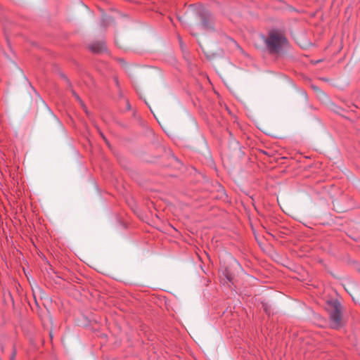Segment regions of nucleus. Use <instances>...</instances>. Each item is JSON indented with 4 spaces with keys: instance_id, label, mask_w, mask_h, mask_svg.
<instances>
[{
    "instance_id": "5",
    "label": "nucleus",
    "mask_w": 360,
    "mask_h": 360,
    "mask_svg": "<svg viewBox=\"0 0 360 360\" xmlns=\"http://www.w3.org/2000/svg\"><path fill=\"white\" fill-rule=\"evenodd\" d=\"M89 49L94 53H102L106 50L105 45L103 42H95L89 46Z\"/></svg>"
},
{
    "instance_id": "16",
    "label": "nucleus",
    "mask_w": 360,
    "mask_h": 360,
    "mask_svg": "<svg viewBox=\"0 0 360 360\" xmlns=\"http://www.w3.org/2000/svg\"><path fill=\"white\" fill-rule=\"evenodd\" d=\"M127 109L131 110V105L129 103H127Z\"/></svg>"
},
{
    "instance_id": "17",
    "label": "nucleus",
    "mask_w": 360,
    "mask_h": 360,
    "mask_svg": "<svg viewBox=\"0 0 360 360\" xmlns=\"http://www.w3.org/2000/svg\"><path fill=\"white\" fill-rule=\"evenodd\" d=\"M349 112H355V110L354 109H351V110H349Z\"/></svg>"
},
{
    "instance_id": "1",
    "label": "nucleus",
    "mask_w": 360,
    "mask_h": 360,
    "mask_svg": "<svg viewBox=\"0 0 360 360\" xmlns=\"http://www.w3.org/2000/svg\"><path fill=\"white\" fill-rule=\"evenodd\" d=\"M262 39L270 53H280L288 46L286 37L277 31H271L266 37L262 35Z\"/></svg>"
},
{
    "instance_id": "2",
    "label": "nucleus",
    "mask_w": 360,
    "mask_h": 360,
    "mask_svg": "<svg viewBox=\"0 0 360 360\" xmlns=\"http://www.w3.org/2000/svg\"><path fill=\"white\" fill-rule=\"evenodd\" d=\"M328 310L330 315V326L332 328L338 329L342 326L341 305L336 300L328 302Z\"/></svg>"
},
{
    "instance_id": "7",
    "label": "nucleus",
    "mask_w": 360,
    "mask_h": 360,
    "mask_svg": "<svg viewBox=\"0 0 360 360\" xmlns=\"http://www.w3.org/2000/svg\"><path fill=\"white\" fill-rule=\"evenodd\" d=\"M330 110H332L333 112H338L340 110V108L337 105L334 104L333 103H330Z\"/></svg>"
},
{
    "instance_id": "12",
    "label": "nucleus",
    "mask_w": 360,
    "mask_h": 360,
    "mask_svg": "<svg viewBox=\"0 0 360 360\" xmlns=\"http://www.w3.org/2000/svg\"><path fill=\"white\" fill-rule=\"evenodd\" d=\"M179 45H180V47L181 49L184 51V48H185V45L183 43V41L181 39V38H179Z\"/></svg>"
},
{
    "instance_id": "3",
    "label": "nucleus",
    "mask_w": 360,
    "mask_h": 360,
    "mask_svg": "<svg viewBox=\"0 0 360 360\" xmlns=\"http://www.w3.org/2000/svg\"><path fill=\"white\" fill-rule=\"evenodd\" d=\"M196 18L200 20V26L205 30L214 31V18L211 13L203 6L198 7L195 11Z\"/></svg>"
},
{
    "instance_id": "8",
    "label": "nucleus",
    "mask_w": 360,
    "mask_h": 360,
    "mask_svg": "<svg viewBox=\"0 0 360 360\" xmlns=\"http://www.w3.org/2000/svg\"><path fill=\"white\" fill-rule=\"evenodd\" d=\"M74 97L80 103L81 105L84 106L83 101H82L81 98L79 97V96L78 94H77Z\"/></svg>"
},
{
    "instance_id": "19",
    "label": "nucleus",
    "mask_w": 360,
    "mask_h": 360,
    "mask_svg": "<svg viewBox=\"0 0 360 360\" xmlns=\"http://www.w3.org/2000/svg\"><path fill=\"white\" fill-rule=\"evenodd\" d=\"M179 21H181V22H183V20H182V18H181V17H179Z\"/></svg>"
},
{
    "instance_id": "18",
    "label": "nucleus",
    "mask_w": 360,
    "mask_h": 360,
    "mask_svg": "<svg viewBox=\"0 0 360 360\" xmlns=\"http://www.w3.org/2000/svg\"><path fill=\"white\" fill-rule=\"evenodd\" d=\"M154 115H155L154 114ZM155 117L157 120V121L160 123L159 117H158L157 116H155Z\"/></svg>"
},
{
    "instance_id": "10",
    "label": "nucleus",
    "mask_w": 360,
    "mask_h": 360,
    "mask_svg": "<svg viewBox=\"0 0 360 360\" xmlns=\"http://www.w3.org/2000/svg\"><path fill=\"white\" fill-rule=\"evenodd\" d=\"M65 83H66L68 89L69 90H71V89H73L72 88V83H71V82H70V80L69 79L65 81Z\"/></svg>"
},
{
    "instance_id": "4",
    "label": "nucleus",
    "mask_w": 360,
    "mask_h": 360,
    "mask_svg": "<svg viewBox=\"0 0 360 360\" xmlns=\"http://www.w3.org/2000/svg\"><path fill=\"white\" fill-rule=\"evenodd\" d=\"M30 88L32 91V92H30V96L32 99L34 100L37 108V111H41L43 112H51V110L49 107V105L46 104V103L43 100V98L41 97L38 91L32 86V84L28 82Z\"/></svg>"
},
{
    "instance_id": "15",
    "label": "nucleus",
    "mask_w": 360,
    "mask_h": 360,
    "mask_svg": "<svg viewBox=\"0 0 360 360\" xmlns=\"http://www.w3.org/2000/svg\"><path fill=\"white\" fill-rule=\"evenodd\" d=\"M114 80H115V82L116 86H117V87H119V81H118L117 78V77H115V78H114Z\"/></svg>"
},
{
    "instance_id": "9",
    "label": "nucleus",
    "mask_w": 360,
    "mask_h": 360,
    "mask_svg": "<svg viewBox=\"0 0 360 360\" xmlns=\"http://www.w3.org/2000/svg\"><path fill=\"white\" fill-rule=\"evenodd\" d=\"M74 97L80 103L81 105L84 106L83 101H82L81 98L79 97V96L78 94H77Z\"/></svg>"
},
{
    "instance_id": "20",
    "label": "nucleus",
    "mask_w": 360,
    "mask_h": 360,
    "mask_svg": "<svg viewBox=\"0 0 360 360\" xmlns=\"http://www.w3.org/2000/svg\"><path fill=\"white\" fill-rule=\"evenodd\" d=\"M25 80H27L28 82V79L25 76Z\"/></svg>"
},
{
    "instance_id": "13",
    "label": "nucleus",
    "mask_w": 360,
    "mask_h": 360,
    "mask_svg": "<svg viewBox=\"0 0 360 360\" xmlns=\"http://www.w3.org/2000/svg\"><path fill=\"white\" fill-rule=\"evenodd\" d=\"M300 94H301L302 96H303L304 98L307 99V95L306 91L302 90V91H300Z\"/></svg>"
},
{
    "instance_id": "14",
    "label": "nucleus",
    "mask_w": 360,
    "mask_h": 360,
    "mask_svg": "<svg viewBox=\"0 0 360 360\" xmlns=\"http://www.w3.org/2000/svg\"><path fill=\"white\" fill-rule=\"evenodd\" d=\"M70 91L73 96H75L77 94L73 89H71Z\"/></svg>"
},
{
    "instance_id": "11",
    "label": "nucleus",
    "mask_w": 360,
    "mask_h": 360,
    "mask_svg": "<svg viewBox=\"0 0 360 360\" xmlns=\"http://www.w3.org/2000/svg\"><path fill=\"white\" fill-rule=\"evenodd\" d=\"M59 76L60 77V78H62L65 82L68 79V77L62 72H60L58 73Z\"/></svg>"
},
{
    "instance_id": "6",
    "label": "nucleus",
    "mask_w": 360,
    "mask_h": 360,
    "mask_svg": "<svg viewBox=\"0 0 360 360\" xmlns=\"http://www.w3.org/2000/svg\"><path fill=\"white\" fill-rule=\"evenodd\" d=\"M113 21V19L110 16H103L101 22V25L103 27L106 26L107 24Z\"/></svg>"
}]
</instances>
